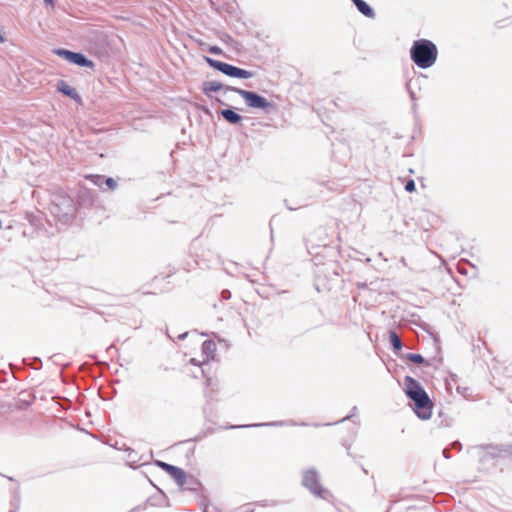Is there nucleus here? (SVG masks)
I'll return each instance as SVG.
<instances>
[{"mask_svg":"<svg viewBox=\"0 0 512 512\" xmlns=\"http://www.w3.org/2000/svg\"><path fill=\"white\" fill-rule=\"evenodd\" d=\"M406 395L414 402V411L417 416L423 420H427L432 416L433 402L428 394L421 387L418 381L410 376L404 378Z\"/></svg>","mask_w":512,"mask_h":512,"instance_id":"1","label":"nucleus"},{"mask_svg":"<svg viewBox=\"0 0 512 512\" xmlns=\"http://www.w3.org/2000/svg\"><path fill=\"white\" fill-rule=\"evenodd\" d=\"M410 54L412 60L418 67L426 69L436 62L438 50L432 41L420 39L413 43Z\"/></svg>","mask_w":512,"mask_h":512,"instance_id":"2","label":"nucleus"},{"mask_svg":"<svg viewBox=\"0 0 512 512\" xmlns=\"http://www.w3.org/2000/svg\"><path fill=\"white\" fill-rule=\"evenodd\" d=\"M206 60L211 67L217 69L218 71H220L230 77L246 79V78H251L254 75L253 72H251V71H247V70L235 67V66L230 65L225 62H221V61L214 60L211 58H207Z\"/></svg>","mask_w":512,"mask_h":512,"instance_id":"3","label":"nucleus"},{"mask_svg":"<svg viewBox=\"0 0 512 512\" xmlns=\"http://www.w3.org/2000/svg\"><path fill=\"white\" fill-rule=\"evenodd\" d=\"M238 93L244 100L248 107L268 110L272 107V104L264 97L243 89H233Z\"/></svg>","mask_w":512,"mask_h":512,"instance_id":"4","label":"nucleus"},{"mask_svg":"<svg viewBox=\"0 0 512 512\" xmlns=\"http://www.w3.org/2000/svg\"><path fill=\"white\" fill-rule=\"evenodd\" d=\"M303 485L308 488L313 494L325 497L327 490L324 489L318 479V474L315 470H307L303 474Z\"/></svg>","mask_w":512,"mask_h":512,"instance_id":"5","label":"nucleus"},{"mask_svg":"<svg viewBox=\"0 0 512 512\" xmlns=\"http://www.w3.org/2000/svg\"><path fill=\"white\" fill-rule=\"evenodd\" d=\"M55 54L78 66L94 68V63L88 60L83 54L72 52L66 49H56Z\"/></svg>","mask_w":512,"mask_h":512,"instance_id":"6","label":"nucleus"},{"mask_svg":"<svg viewBox=\"0 0 512 512\" xmlns=\"http://www.w3.org/2000/svg\"><path fill=\"white\" fill-rule=\"evenodd\" d=\"M217 345L213 340H206L202 343V359L191 358L190 363L194 365H202L215 359Z\"/></svg>","mask_w":512,"mask_h":512,"instance_id":"7","label":"nucleus"},{"mask_svg":"<svg viewBox=\"0 0 512 512\" xmlns=\"http://www.w3.org/2000/svg\"><path fill=\"white\" fill-rule=\"evenodd\" d=\"M160 466L175 480L179 487L185 485L188 474L183 469L167 463H161Z\"/></svg>","mask_w":512,"mask_h":512,"instance_id":"8","label":"nucleus"},{"mask_svg":"<svg viewBox=\"0 0 512 512\" xmlns=\"http://www.w3.org/2000/svg\"><path fill=\"white\" fill-rule=\"evenodd\" d=\"M57 89L59 92L63 93L64 95L70 97L71 99L75 100L76 102L81 103L82 100H81L80 95L77 93V91L74 88L69 86L65 81H60L58 83Z\"/></svg>","mask_w":512,"mask_h":512,"instance_id":"9","label":"nucleus"},{"mask_svg":"<svg viewBox=\"0 0 512 512\" xmlns=\"http://www.w3.org/2000/svg\"><path fill=\"white\" fill-rule=\"evenodd\" d=\"M357 9L366 17L373 18L374 11L372 8L363 0H352Z\"/></svg>","mask_w":512,"mask_h":512,"instance_id":"10","label":"nucleus"},{"mask_svg":"<svg viewBox=\"0 0 512 512\" xmlns=\"http://www.w3.org/2000/svg\"><path fill=\"white\" fill-rule=\"evenodd\" d=\"M183 490L198 491L201 488V483L192 475H188L185 485L180 487Z\"/></svg>","mask_w":512,"mask_h":512,"instance_id":"11","label":"nucleus"},{"mask_svg":"<svg viewBox=\"0 0 512 512\" xmlns=\"http://www.w3.org/2000/svg\"><path fill=\"white\" fill-rule=\"evenodd\" d=\"M222 89V84L217 81H207L203 83V92L210 95L211 92H217Z\"/></svg>","mask_w":512,"mask_h":512,"instance_id":"12","label":"nucleus"},{"mask_svg":"<svg viewBox=\"0 0 512 512\" xmlns=\"http://www.w3.org/2000/svg\"><path fill=\"white\" fill-rule=\"evenodd\" d=\"M222 116L230 123L236 124L241 121V116L233 110L226 109L222 111Z\"/></svg>","mask_w":512,"mask_h":512,"instance_id":"13","label":"nucleus"},{"mask_svg":"<svg viewBox=\"0 0 512 512\" xmlns=\"http://www.w3.org/2000/svg\"><path fill=\"white\" fill-rule=\"evenodd\" d=\"M390 343L395 350H401V348H402L401 339L395 332L390 333Z\"/></svg>","mask_w":512,"mask_h":512,"instance_id":"14","label":"nucleus"},{"mask_svg":"<svg viewBox=\"0 0 512 512\" xmlns=\"http://www.w3.org/2000/svg\"><path fill=\"white\" fill-rule=\"evenodd\" d=\"M406 358L416 364L424 363V358L420 354L409 353L406 355Z\"/></svg>","mask_w":512,"mask_h":512,"instance_id":"15","label":"nucleus"},{"mask_svg":"<svg viewBox=\"0 0 512 512\" xmlns=\"http://www.w3.org/2000/svg\"><path fill=\"white\" fill-rule=\"evenodd\" d=\"M29 405H30V402H29V401H22V400H18V401H16L12 406H13V408H15V409H25V408H27Z\"/></svg>","mask_w":512,"mask_h":512,"instance_id":"16","label":"nucleus"},{"mask_svg":"<svg viewBox=\"0 0 512 512\" xmlns=\"http://www.w3.org/2000/svg\"><path fill=\"white\" fill-rule=\"evenodd\" d=\"M415 183H414V180H409L406 184H405V190L407 192H414L415 191Z\"/></svg>","mask_w":512,"mask_h":512,"instance_id":"17","label":"nucleus"},{"mask_svg":"<svg viewBox=\"0 0 512 512\" xmlns=\"http://www.w3.org/2000/svg\"><path fill=\"white\" fill-rule=\"evenodd\" d=\"M106 184H107V186H108L109 188H111V189H114V188L116 187V182H115V180H114V179H112V178H108V179L106 180Z\"/></svg>","mask_w":512,"mask_h":512,"instance_id":"18","label":"nucleus"},{"mask_svg":"<svg viewBox=\"0 0 512 512\" xmlns=\"http://www.w3.org/2000/svg\"><path fill=\"white\" fill-rule=\"evenodd\" d=\"M210 51H211L212 53H219V52H220V49H219V48H217V47H212V48L210 49Z\"/></svg>","mask_w":512,"mask_h":512,"instance_id":"19","label":"nucleus"},{"mask_svg":"<svg viewBox=\"0 0 512 512\" xmlns=\"http://www.w3.org/2000/svg\"><path fill=\"white\" fill-rule=\"evenodd\" d=\"M44 1H45L46 3H48V4H51V5L53 4V0H44Z\"/></svg>","mask_w":512,"mask_h":512,"instance_id":"20","label":"nucleus"},{"mask_svg":"<svg viewBox=\"0 0 512 512\" xmlns=\"http://www.w3.org/2000/svg\"><path fill=\"white\" fill-rule=\"evenodd\" d=\"M4 42V37L2 35H0V43H3Z\"/></svg>","mask_w":512,"mask_h":512,"instance_id":"21","label":"nucleus"},{"mask_svg":"<svg viewBox=\"0 0 512 512\" xmlns=\"http://www.w3.org/2000/svg\"><path fill=\"white\" fill-rule=\"evenodd\" d=\"M510 452L512 453V446L510 447Z\"/></svg>","mask_w":512,"mask_h":512,"instance_id":"22","label":"nucleus"}]
</instances>
